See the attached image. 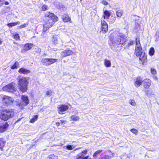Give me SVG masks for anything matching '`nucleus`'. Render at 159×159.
<instances>
[{
    "label": "nucleus",
    "instance_id": "nucleus-1",
    "mask_svg": "<svg viewBox=\"0 0 159 159\" xmlns=\"http://www.w3.org/2000/svg\"><path fill=\"white\" fill-rule=\"evenodd\" d=\"M126 37L121 33L113 34V36L110 39L109 44L111 49L115 50L120 44L124 45L126 42Z\"/></svg>",
    "mask_w": 159,
    "mask_h": 159
},
{
    "label": "nucleus",
    "instance_id": "nucleus-2",
    "mask_svg": "<svg viewBox=\"0 0 159 159\" xmlns=\"http://www.w3.org/2000/svg\"><path fill=\"white\" fill-rule=\"evenodd\" d=\"M18 87L19 90L22 93L27 91V85L29 83L28 77H22L18 78Z\"/></svg>",
    "mask_w": 159,
    "mask_h": 159
},
{
    "label": "nucleus",
    "instance_id": "nucleus-3",
    "mask_svg": "<svg viewBox=\"0 0 159 159\" xmlns=\"http://www.w3.org/2000/svg\"><path fill=\"white\" fill-rule=\"evenodd\" d=\"M14 112L12 109H5L1 112L0 117L2 120L7 121L13 117L14 116Z\"/></svg>",
    "mask_w": 159,
    "mask_h": 159
},
{
    "label": "nucleus",
    "instance_id": "nucleus-4",
    "mask_svg": "<svg viewBox=\"0 0 159 159\" xmlns=\"http://www.w3.org/2000/svg\"><path fill=\"white\" fill-rule=\"evenodd\" d=\"M16 85L15 83L12 82L3 87L2 89L4 91L15 93L16 96H19L20 93L16 91L17 89L16 88Z\"/></svg>",
    "mask_w": 159,
    "mask_h": 159
},
{
    "label": "nucleus",
    "instance_id": "nucleus-5",
    "mask_svg": "<svg viewBox=\"0 0 159 159\" xmlns=\"http://www.w3.org/2000/svg\"><path fill=\"white\" fill-rule=\"evenodd\" d=\"M137 50H135V54L137 57H139V59L141 61L143 64H144L145 63L147 62V56L145 54V53L143 52L142 51V48L137 53L136 52Z\"/></svg>",
    "mask_w": 159,
    "mask_h": 159
},
{
    "label": "nucleus",
    "instance_id": "nucleus-6",
    "mask_svg": "<svg viewBox=\"0 0 159 159\" xmlns=\"http://www.w3.org/2000/svg\"><path fill=\"white\" fill-rule=\"evenodd\" d=\"M21 101L18 104L19 108L23 109L24 107L29 103L28 97L25 95H22L21 97Z\"/></svg>",
    "mask_w": 159,
    "mask_h": 159
},
{
    "label": "nucleus",
    "instance_id": "nucleus-7",
    "mask_svg": "<svg viewBox=\"0 0 159 159\" xmlns=\"http://www.w3.org/2000/svg\"><path fill=\"white\" fill-rule=\"evenodd\" d=\"M57 60L56 59L43 58L42 59L41 62L43 65L48 66L54 63Z\"/></svg>",
    "mask_w": 159,
    "mask_h": 159
},
{
    "label": "nucleus",
    "instance_id": "nucleus-8",
    "mask_svg": "<svg viewBox=\"0 0 159 159\" xmlns=\"http://www.w3.org/2000/svg\"><path fill=\"white\" fill-rule=\"evenodd\" d=\"M46 20H52L54 21H57L58 18L54 14L50 12L46 13L44 15Z\"/></svg>",
    "mask_w": 159,
    "mask_h": 159
},
{
    "label": "nucleus",
    "instance_id": "nucleus-9",
    "mask_svg": "<svg viewBox=\"0 0 159 159\" xmlns=\"http://www.w3.org/2000/svg\"><path fill=\"white\" fill-rule=\"evenodd\" d=\"M88 150L87 149L82 151L81 152L78 153L75 157V159H88L89 156H85L87 154Z\"/></svg>",
    "mask_w": 159,
    "mask_h": 159
},
{
    "label": "nucleus",
    "instance_id": "nucleus-10",
    "mask_svg": "<svg viewBox=\"0 0 159 159\" xmlns=\"http://www.w3.org/2000/svg\"><path fill=\"white\" fill-rule=\"evenodd\" d=\"M56 21H54L52 20H49L48 21L46 20V23L43 25V31L46 32L47 30L52 27L54 24V22Z\"/></svg>",
    "mask_w": 159,
    "mask_h": 159
},
{
    "label": "nucleus",
    "instance_id": "nucleus-11",
    "mask_svg": "<svg viewBox=\"0 0 159 159\" xmlns=\"http://www.w3.org/2000/svg\"><path fill=\"white\" fill-rule=\"evenodd\" d=\"M101 30L102 32L103 33H105L108 30V25L107 22L105 20H101Z\"/></svg>",
    "mask_w": 159,
    "mask_h": 159
},
{
    "label": "nucleus",
    "instance_id": "nucleus-12",
    "mask_svg": "<svg viewBox=\"0 0 159 159\" xmlns=\"http://www.w3.org/2000/svg\"><path fill=\"white\" fill-rule=\"evenodd\" d=\"M58 108V113L60 114H63V112L67 110L69 107L67 105H61L57 107Z\"/></svg>",
    "mask_w": 159,
    "mask_h": 159
},
{
    "label": "nucleus",
    "instance_id": "nucleus-13",
    "mask_svg": "<svg viewBox=\"0 0 159 159\" xmlns=\"http://www.w3.org/2000/svg\"><path fill=\"white\" fill-rule=\"evenodd\" d=\"M73 53V52L70 50H66L61 52V56L63 57L71 55Z\"/></svg>",
    "mask_w": 159,
    "mask_h": 159
},
{
    "label": "nucleus",
    "instance_id": "nucleus-14",
    "mask_svg": "<svg viewBox=\"0 0 159 159\" xmlns=\"http://www.w3.org/2000/svg\"><path fill=\"white\" fill-rule=\"evenodd\" d=\"M136 47L135 50H137L136 52L138 53V52L140 51L142 48L141 44L140 43L139 39V38H136Z\"/></svg>",
    "mask_w": 159,
    "mask_h": 159
},
{
    "label": "nucleus",
    "instance_id": "nucleus-15",
    "mask_svg": "<svg viewBox=\"0 0 159 159\" xmlns=\"http://www.w3.org/2000/svg\"><path fill=\"white\" fill-rule=\"evenodd\" d=\"M9 126L7 122H6L5 124L0 125V132L3 133L7 130Z\"/></svg>",
    "mask_w": 159,
    "mask_h": 159
},
{
    "label": "nucleus",
    "instance_id": "nucleus-16",
    "mask_svg": "<svg viewBox=\"0 0 159 159\" xmlns=\"http://www.w3.org/2000/svg\"><path fill=\"white\" fill-rule=\"evenodd\" d=\"M18 72L21 74H27L30 72V70L26 69L23 68H20L18 70Z\"/></svg>",
    "mask_w": 159,
    "mask_h": 159
},
{
    "label": "nucleus",
    "instance_id": "nucleus-17",
    "mask_svg": "<svg viewBox=\"0 0 159 159\" xmlns=\"http://www.w3.org/2000/svg\"><path fill=\"white\" fill-rule=\"evenodd\" d=\"M142 83V80L141 79V77H139L137 78L134 84L135 86L137 87L140 86Z\"/></svg>",
    "mask_w": 159,
    "mask_h": 159
},
{
    "label": "nucleus",
    "instance_id": "nucleus-18",
    "mask_svg": "<svg viewBox=\"0 0 159 159\" xmlns=\"http://www.w3.org/2000/svg\"><path fill=\"white\" fill-rule=\"evenodd\" d=\"M62 18L64 22L68 21L70 20V18L67 14H64L62 16Z\"/></svg>",
    "mask_w": 159,
    "mask_h": 159
},
{
    "label": "nucleus",
    "instance_id": "nucleus-19",
    "mask_svg": "<svg viewBox=\"0 0 159 159\" xmlns=\"http://www.w3.org/2000/svg\"><path fill=\"white\" fill-rule=\"evenodd\" d=\"M123 13V10L120 9L117 10L116 15L117 17H120L122 15Z\"/></svg>",
    "mask_w": 159,
    "mask_h": 159
},
{
    "label": "nucleus",
    "instance_id": "nucleus-20",
    "mask_svg": "<svg viewBox=\"0 0 159 159\" xmlns=\"http://www.w3.org/2000/svg\"><path fill=\"white\" fill-rule=\"evenodd\" d=\"M56 7L57 8L62 10H63V9L65 7V6L64 5L60 3H58L57 4H56Z\"/></svg>",
    "mask_w": 159,
    "mask_h": 159
},
{
    "label": "nucleus",
    "instance_id": "nucleus-21",
    "mask_svg": "<svg viewBox=\"0 0 159 159\" xmlns=\"http://www.w3.org/2000/svg\"><path fill=\"white\" fill-rule=\"evenodd\" d=\"M104 15L103 17L104 19H106V16L107 17V18L108 19L109 17L110 16L111 14L110 12L107 10H105L103 12Z\"/></svg>",
    "mask_w": 159,
    "mask_h": 159
},
{
    "label": "nucleus",
    "instance_id": "nucleus-22",
    "mask_svg": "<svg viewBox=\"0 0 159 159\" xmlns=\"http://www.w3.org/2000/svg\"><path fill=\"white\" fill-rule=\"evenodd\" d=\"M33 44L28 43L25 44L24 46L25 49L26 50H29L31 49L32 47Z\"/></svg>",
    "mask_w": 159,
    "mask_h": 159
},
{
    "label": "nucleus",
    "instance_id": "nucleus-23",
    "mask_svg": "<svg viewBox=\"0 0 159 159\" xmlns=\"http://www.w3.org/2000/svg\"><path fill=\"white\" fill-rule=\"evenodd\" d=\"M59 38L57 36H55L53 37L52 39V41L54 44H57L58 43Z\"/></svg>",
    "mask_w": 159,
    "mask_h": 159
},
{
    "label": "nucleus",
    "instance_id": "nucleus-24",
    "mask_svg": "<svg viewBox=\"0 0 159 159\" xmlns=\"http://www.w3.org/2000/svg\"><path fill=\"white\" fill-rule=\"evenodd\" d=\"M102 151V150H99L95 152L93 155V157L96 158L98 157V155H99Z\"/></svg>",
    "mask_w": 159,
    "mask_h": 159
},
{
    "label": "nucleus",
    "instance_id": "nucleus-25",
    "mask_svg": "<svg viewBox=\"0 0 159 159\" xmlns=\"http://www.w3.org/2000/svg\"><path fill=\"white\" fill-rule=\"evenodd\" d=\"M104 64L105 66L107 67H111V61L107 59H105L104 61Z\"/></svg>",
    "mask_w": 159,
    "mask_h": 159
},
{
    "label": "nucleus",
    "instance_id": "nucleus-26",
    "mask_svg": "<svg viewBox=\"0 0 159 159\" xmlns=\"http://www.w3.org/2000/svg\"><path fill=\"white\" fill-rule=\"evenodd\" d=\"M3 101L5 103L6 105L7 106L10 105L13 102V101L11 100H10L9 99H4L3 100Z\"/></svg>",
    "mask_w": 159,
    "mask_h": 159
},
{
    "label": "nucleus",
    "instance_id": "nucleus-27",
    "mask_svg": "<svg viewBox=\"0 0 159 159\" xmlns=\"http://www.w3.org/2000/svg\"><path fill=\"white\" fill-rule=\"evenodd\" d=\"M72 120L76 121L79 120L80 118L78 116L75 115H73L70 117Z\"/></svg>",
    "mask_w": 159,
    "mask_h": 159
},
{
    "label": "nucleus",
    "instance_id": "nucleus-28",
    "mask_svg": "<svg viewBox=\"0 0 159 159\" xmlns=\"http://www.w3.org/2000/svg\"><path fill=\"white\" fill-rule=\"evenodd\" d=\"M18 23H20L19 21L16 22L10 23L7 24V25L9 27H12L14 26L17 25Z\"/></svg>",
    "mask_w": 159,
    "mask_h": 159
},
{
    "label": "nucleus",
    "instance_id": "nucleus-29",
    "mask_svg": "<svg viewBox=\"0 0 159 159\" xmlns=\"http://www.w3.org/2000/svg\"><path fill=\"white\" fill-rule=\"evenodd\" d=\"M38 118V116L37 115H35L30 120V122L31 123H33L37 120Z\"/></svg>",
    "mask_w": 159,
    "mask_h": 159
},
{
    "label": "nucleus",
    "instance_id": "nucleus-30",
    "mask_svg": "<svg viewBox=\"0 0 159 159\" xmlns=\"http://www.w3.org/2000/svg\"><path fill=\"white\" fill-rule=\"evenodd\" d=\"M155 52V50L154 48L152 47L150 49L149 52V54L150 56H152L154 55Z\"/></svg>",
    "mask_w": 159,
    "mask_h": 159
},
{
    "label": "nucleus",
    "instance_id": "nucleus-31",
    "mask_svg": "<svg viewBox=\"0 0 159 159\" xmlns=\"http://www.w3.org/2000/svg\"><path fill=\"white\" fill-rule=\"evenodd\" d=\"M66 147L67 149L70 150H72L74 148H75V147H73V145H67V146H64V148Z\"/></svg>",
    "mask_w": 159,
    "mask_h": 159
},
{
    "label": "nucleus",
    "instance_id": "nucleus-32",
    "mask_svg": "<svg viewBox=\"0 0 159 159\" xmlns=\"http://www.w3.org/2000/svg\"><path fill=\"white\" fill-rule=\"evenodd\" d=\"M146 93V95L148 97V98H150L151 96V94H153V92H150L149 90H146L145 91Z\"/></svg>",
    "mask_w": 159,
    "mask_h": 159
},
{
    "label": "nucleus",
    "instance_id": "nucleus-33",
    "mask_svg": "<svg viewBox=\"0 0 159 159\" xmlns=\"http://www.w3.org/2000/svg\"><path fill=\"white\" fill-rule=\"evenodd\" d=\"M19 65V63L16 61L13 64V65L11 66V69H14L17 67V66Z\"/></svg>",
    "mask_w": 159,
    "mask_h": 159
},
{
    "label": "nucleus",
    "instance_id": "nucleus-34",
    "mask_svg": "<svg viewBox=\"0 0 159 159\" xmlns=\"http://www.w3.org/2000/svg\"><path fill=\"white\" fill-rule=\"evenodd\" d=\"M111 157L110 156L108 155H105L103 157L101 158H99L98 159H111Z\"/></svg>",
    "mask_w": 159,
    "mask_h": 159
},
{
    "label": "nucleus",
    "instance_id": "nucleus-35",
    "mask_svg": "<svg viewBox=\"0 0 159 159\" xmlns=\"http://www.w3.org/2000/svg\"><path fill=\"white\" fill-rule=\"evenodd\" d=\"M148 83H151V80L149 79H145L143 81L142 80L143 84H148Z\"/></svg>",
    "mask_w": 159,
    "mask_h": 159
},
{
    "label": "nucleus",
    "instance_id": "nucleus-36",
    "mask_svg": "<svg viewBox=\"0 0 159 159\" xmlns=\"http://www.w3.org/2000/svg\"><path fill=\"white\" fill-rule=\"evenodd\" d=\"M14 38L16 40H18L20 39L19 35L18 34H16L13 35Z\"/></svg>",
    "mask_w": 159,
    "mask_h": 159
},
{
    "label": "nucleus",
    "instance_id": "nucleus-37",
    "mask_svg": "<svg viewBox=\"0 0 159 159\" xmlns=\"http://www.w3.org/2000/svg\"><path fill=\"white\" fill-rule=\"evenodd\" d=\"M143 84L144 87L145 88H148L151 84V83H148V84Z\"/></svg>",
    "mask_w": 159,
    "mask_h": 159
},
{
    "label": "nucleus",
    "instance_id": "nucleus-38",
    "mask_svg": "<svg viewBox=\"0 0 159 159\" xmlns=\"http://www.w3.org/2000/svg\"><path fill=\"white\" fill-rule=\"evenodd\" d=\"M28 24L27 23H26L23 25H21L18 27V28L19 29L23 28L26 27V26H27Z\"/></svg>",
    "mask_w": 159,
    "mask_h": 159
},
{
    "label": "nucleus",
    "instance_id": "nucleus-39",
    "mask_svg": "<svg viewBox=\"0 0 159 159\" xmlns=\"http://www.w3.org/2000/svg\"><path fill=\"white\" fill-rule=\"evenodd\" d=\"M48 7L47 6L44 5L42 7V9L43 11H45L48 10Z\"/></svg>",
    "mask_w": 159,
    "mask_h": 159
},
{
    "label": "nucleus",
    "instance_id": "nucleus-40",
    "mask_svg": "<svg viewBox=\"0 0 159 159\" xmlns=\"http://www.w3.org/2000/svg\"><path fill=\"white\" fill-rule=\"evenodd\" d=\"M131 131L133 133H134L136 134L138 132V131L136 129H132L131 130Z\"/></svg>",
    "mask_w": 159,
    "mask_h": 159
},
{
    "label": "nucleus",
    "instance_id": "nucleus-41",
    "mask_svg": "<svg viewBox=\"0 0 159 159\" xmlns=\"http://www.w3.org/2000/svg\"><path fill=\"white\" fill-rule=\"evenodd\" d=\"M135 42L134 40L131 41L128 44V47L130 46V45H132L134 44Z\"/></svg>",
    "mask_w": 159,
    "mask_h": 159
},
{
    "label": "nucleus",
    "instance_id": "nucleus-42",
    "mask_svg": "<svg viewBox=\"0 0 159 159\" xmlns=\"http://www.w3.org/2000/svg\"><path fill=\"white\" fill-rule=\"evenodd\" d=\"M52 93V91L51 90L48 91L46 92V94L49 96H51Z\"/></svg>",
    "mask_w": 159,
    "mask_h": 159
},
{
    "label": "nucleus",
    "instance_id": "nucleus-43",
    "mask_svg": "<svg viewBox=\"0 0 159 159\" xmlns=\"http://www.w3.org/2000/svg\"><path fill=\"white\" fill-rule=\"evenodd\" d=\"M151 73L152 74L155 75V74H156V70L153 69H152V68L151 69Z\"/></svg>",
    "mask_w": 159,
    "mask_h": 159
},
{
    "label": "nucleus",
    "instance_id": "nucleus-44",
    "mask_svg": "<svg viewBox=\"0 0 159 159\" xmlns=\"http://www.w3.org/2000/svg\"><path fill=\"white\" fill-rule=\"evenodd\" d=\"M130 104L132 106H134L136 105V103L135 102V101L134 100H132L130 102Z\"/></svg>",
    "mask_w": 159,
    "mask_h": 159
},
{
    "label": "nucleus",
    "instance_id": "nucleus-45",
    "mask_svg": "<svg viewBox=\"0 0 159 159\" xmlns=\"http://www.w3.org/2000/svg\"><path fill=\"white\" fill-rule=\"evenodd\" d=\"M102 2L104 5H107L108 4V2L105 0H102Z\"/></svg>",
    "mask_w": 159,
    "mask_h": 159
},
{
    "label": "nucleus",
    "instance_id": "nucleus-46",
    "mask_svg": "<svg viewBox=\"0 0 159 159\" xmlns=\"http://www.w3.org/2000/svg\"><path fill=\"white\" fill-rule=\"evenodd\" d=\"M4 4V1L3 0H0V6L3 5Z\"/></svg>",
    "mask_w": 159,
    "mask_h": 159
},
{
    "label": "nucleus",
    "instance_id": "nucleus-47",
    "mask_svg": "<svg viewBox=\"0 0 159 159\" xmlns=\"http://www.w3.org/2000/svg\"><path fill=\"white\" fill-rule=\"evenodd\" d=\"M50 155L51 157H52V159H55L57 157V156H55L53 154H52Z\"/></svg>",
    "mask_w": 159,
    "mask_h": 159
},
{
    "label": "nucleus",
    "instance_id": "nucleus-48",
    "mask_svg": "<svg viewBox=\"0 0 159 159\" xmlns=\"http://www.w3.org/2000/svg\"><path fill=\"white\" fill-rule=\"evenodd\" d=\"M155 36L157 38H158L159 37V32H156Z\"/></svg>",
    "mask_w": 159,
    "mask_h": 159
},
{
    "label": "nucleus",
    "instance_id": "nucleus-49",
    "mask_svg": "<svg viewBox=\"0 0 159 159\" xmlns=\"http://www.w3.org/2000/svg\"><path fill=\"white\" fill-rule=\"evenodd\" d=\"M81 147H79V148H76L75 149V150H73L72 152H74L76 150H79V149H80L81 148Z\"/></svg>",
    "mask_w": 159,
    "mask_h": 159
},
{
    "label": "nucleus",
    "instance_id": "nucleus-50",
    "mask_svg": "<svg viewBox=\"0 0 159 159\" xmlns=\"http://www.w3.org/2000/svg\"><path fill=\"white\" fill-rule=\"evenodd\" d=\"M60 121L62 124H65L66 122V121L65 120H61Z\"/></svg>",
    "mask_w": 159,
    "mask_h": 159
},
{
    "label": "nucleus",
    "instance_id": "nucleus-51",
    "mask_svg": "<svg viewBox=\"0 0 159 159\" xmlns=\"http://www.w3.org/2000/svg\"><path fill=\"white\" fill-rule=\"evenodd\" d=\"M21 119H22V118H20V119H19L17 121H16L15 122V124H16V123H17V122H19V121L20 120H21Z\"/></svg>",
    "mask_w": 159,
    "mask_h": 159
},
{
    "label": "nucleus",
    "instance_id": "nucleus-52",
    "mask_svg": "<svg viewBox=\"0 0 159 159\" xmlns=\"http://www.w3.org/2000/svg\"><path fill=\"white\" fill-rule=\"evenodd\" d=\"M56 124L57 126H58L60 125V123H59L58 122H57L56 123Z\"/></svg>",
    "mask_w": 159,
    "mask_h": 159
},
{
    "label": "nucleus",
    "instance_id": "nucleus-53",
    "mask_svg": "<svg viewBox=\"0 0 159 159\" xmlns=\"http://www.w3.org/2000/svg\"><path fill=\"white\" fill-rule=\"evenodd\" d=\"M4 4L6 5H7L9 4V2H5Z\"/></svg>",
    "mask_w": 159,
    "mask_h": 159
},
{
    "label": "nucleus",
    "instance_id": "nucleus-54",
    "mask_svg": "<svg viewBox=\"0 0 159 159\" xmlns=\"http://www.w3.org/2000/svg\"><path fill=\"white\" fill-rule=\"evenodd\" d=\"M48 159H52V158L51 157L50 155L49 157H48Z\"/></svg>",
    "mask_w": 159,
    "mask_h": 159
},
{
    "label": "nucleus",
    "instance_id": "nucleus-55",
    "mask_svg": "<svg viewBox=\"0 0 159 159\" xmlns=\"http://www.w3.org/2000/svg\"><path fill=\"white\" fill-rule=\"evenodd\" d=\"M2 43V41L1 40V39H0V45Z\"/></svg>",
    "mask_w": 159,
    "mask_h": 159
},
{
    "label": "nucleus",
    "instance_id": "nucleus-56",
    "mask_svg": "<svg viewBox=\"0 0 159 159\" xmlns=\"http://www.w3.org/2000/svg\"><path fill=\"white\" fill-rule=\"evenodd\" d=\"M116 17H114L113 20H114V21H115L116 20Z\"/></svg>",
    "mask_w": 159,
    "mask_h": 159
},
{
    "label": "nucleus",
    "instance_id": "nucleus-57",
    "mask_svg": "<svg viewBox=\"0 0 159 159\" xmlns=\"http://www.w3.org/2000/svg\"><path fill=\"white\" fill-rule=\"evenodd\" d=\"M64 61V62H66V61Z\"/></svg>",
    "mask_w": 159,
    "mask_h": 159
},
{
    "label": "nucleus",
    "instance_id": "nucleus-58",
    "mask_svg": "<svg viewBox=\"0 0 159 159\" xmlns=\"http://www.w3.org/2000/svg\"><path fill=\"white\" fill-rule=\"evenodd\" d=\"M80 1H82V0H80Z\"/></svg>",
    "mask_w": 159,
    "mask_h": 159
}]
</instances>
